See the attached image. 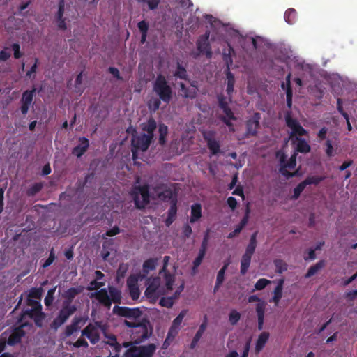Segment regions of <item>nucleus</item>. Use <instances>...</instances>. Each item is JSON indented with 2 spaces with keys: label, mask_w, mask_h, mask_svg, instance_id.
I'll return each instance as SVG.
<instances>
[{
  "label": "nucleus",
  "mask_w": 357,
  "mask_h": 357,
  "mask_svg": "<svg viewBox=\"0 0 357 357\" xmlns=\"http://www.w3.org/2000/svg\"><path fill=\"white\" fill-rule=\"evenodd\" d=\"M152 140L153 139L145 133L133 135L131 140L133 159L136 158L137 151H146L149 149Z\"/></svg>",
  "instance_id": "0eeeda50"
},
{
  "label": "nucleus",
  "mask_w": 357,
  "mask_h": 357,
  "mask_svg": "<svg viewBox=\"0 0 357 357\" xmlns=\"http://www.w3.org/2000/svg\"><path fill=\"white\" fill-rule=\"evenodd\" d=\"M270 283V280L265 278H261L255 283V290H262ZM254 291L255 289L252 291Z\"/></svg>",
  "instance_id": "bf43d9fd"
},
{
  "label": "nucleus",
  "mask_w": 357,
  "mask_h": 357,
  "mask_svg": "<svg viewBox=\"0 0 357 357\" xmlns=\"http://www.w3.org/2000/svg\"><path fill=\"white\" fill-rule=\"evenodd\" d=\"M284 282V279H280L278 281L277 286L273 291V297L271 301L275 303V305H278L282 298Z\"/></svg>",
  "instance_id": "bb28decb"
},
{
  "label": "nucleus",
  "mask_w": 357,
  "mask_h": 357,
  "mask_svg": "<svg viewBox=\"0 0 357 357\" xmlns=\"http://www.w3.org/2000/svg\"><path fill=\"white\" fill-rule=\"evenodd\" d=\"M209 232H210V230L208 229L206 230V233L204 234V238H203V240H202V242L201 244V248H199L200 251L206 252L208 241L209 239Z\"/></svg>",
  "instance_id": "680f3d73"
},
{
  "label": "nucleus",
  "mask_w": 357,
  "mask_h": 357,
  "mask_svg": "<svg viewBox=\"0 0 357 357\" xmlns=\"http://www.w3.org/2000/svg\"><path fill=\"white\" fill-rule=\"evenodd\" d=\"M82 335L86 336L91 342V344L97 343L100 340V336L96 327L89 324L82 331Z\"/></svg>",
  "instance_id": "412c9836"
},
{
  "label": "nucleus",
  "mask_w": 357,
  "mask_h": 357,
  "mask_svg": "<svg viewBox=\"0 0 357 357\" xmlns=\"http://www.w3.org/2000/svg\"><path fill=\"white\" fill-rule=\"evenodd\" d=\"M180 89L182 92V96L185 98L194 99L197 94V88L190 89L188 88L184 83H180Z\"/></svg>",
  "instance_id": "cd10ccee"
},
{
  "label": "nucleus",
  "mask_w": 357,
  "mask_h": 357,
  "mask_svg": "<svg viewBox=\"0 0 357 357\" xmlns=\"http://www.w3.org/2000/svg\"><path fill=\"white\" fill-rule=\"evenodd\" d=\"M20 325L15 328L8 339L9 345H15L20 343L22 338L25 335L24 327H31L32 325L29 322L19 323Z\"/></svg>",
  "instance_id": "dca6fc26"
},
{
  "label": "nucleus",
  "mask_w": 357,
  "mask_h": 357,
  "mask_svg": "<svg viewBox=\"0 0 357 357\" xmlns=\"http://www.w3.org/2000/svg\"><path fill=\"white\" fill-rule=\"evenodd\" d=\"M26 317L33 319L36 326L40 328L43 326V322L46 317V314L42 310L36 308L24 309L18 317L17 323H24L23 321Z\"/></svg>",
  "instance_id": "6e6552de"
},
{
  "label": "nucleus",
  "mask_w": 357,
  "mask_h": 357,
  "mask_svg": "<svg viewBox=\"0 0 357 357\" xmlns=\"http://www.w3.org/2000/svg\"><path fill=\"white\" fill-rule=\"evenodd\" d=\"M185 314H186V310H182L179 313V314L173 320L172 326L179 328L180 325L181 324L183 319L185 317Z\"/></svg>",
  "instance_id": "13d9d810"
},
{
  "label": "nucleus",
  "mask_w": 357,
  "mask_h": 357,
  "mask_svg": "<svg viewBox=\"0 0 357 357\" xmlns=\"http://www.w3.org/2000/svg\"><path fill=\"white\" fill-rule=\"evenodd\" d=\"M205 255H206L205 252L199 250L198 255L193 261V266H192L193 272H195L196 270L197 269V268L200 266Z\"/></svg>",
  "instance_id": "3c124183"
},
{
  "label": "nucleus",
  "mask_w": 357,
  "mask_h": 357,
  "mask_svg": "<svg viewBox=\"0 0 357 357\" xmlns=\"http://www.w3.org/2000/svg\"><path fill=\"white\" fill-rule=\"evenodd\" d=\"M156 350L155 344L146 346H132L128 348L124 354V357H153Z\"/></svg>",
  "instance_id": "423d86ee"
},
{
  "label": "nucleus",
  "mask_w": 357,
  "mask_h": 357,
  "mask_svg": "<svg viewBox=\"0 0 357 357\" xmlns=\"http://www.w3.org/2000/svg\"><path fill=\"white\" fill-rule=\"evenodd\" d=\"M82 291L83 288L80 286L77 287H70L65 291L63 294L64 301H63L62 307L71 310L73 309V311L76 312L77 307L75 305L72 304V302L75 296L82 293Z\"/></svg>",
  "instance_id": "f8f14e48"
},
{
  "label": "nucleus",
  "mask_w": 357,
  "mask_h": 357,
  "mask_svg": "<svg viewBox=\"0 0 357 357\" xmlns=\"http://www.w3.org/2000/svg\"><path fill=\"white\" fill-rule=\"evenodd\" d=\"M161 100L160 98L151 99L148 102L149 109L154 112H156L160 108Z\"/></svg>",
  "instance_id": "de8ad7c7"
},
{
  "label": "nucleus",
  "mask_w": 357,
  "mask_h": 357,
  "mask_svg": "<svg viewBox=\"0 0 357 357\" xmlns=\"http://www.w3.org/2000/svg\"><path fill=\"white\" fill-rule=\"evenodd\" d=\"M75 312L73 309H68L67 307H62L59 310L58 315L54 319L50 324V327L54 331H57L59 327L64 324L69 317L73 315Z\"/></svg>",
  "instance_id": "ddd939ff"
},
{
  "label": "nucleus",
  "mask_w": 357,
  "mask_h": 357,
  "mask_svg": "<svg viewBox=\"0 0 357 357\" xmlns=\"http://www.w3.org/2000/svg\"><path fill=\"white\" fill-rule=\"evenodd\" d=\"M174 303V298H172L171 296L165 298L162 297L160 300V305L162 307H165L167 308H170L173 306Z\"/></svg>",
  "instance_id": "6e6d98bb"
},
{
  "label": "nucleus",
  "mask_w": 357,
  "mask_h": 357,
  "mask_svg": "<svg viewBox=\"0 0 357 357\" xmlns=\"http://www.w3.org/2000/svg\"><path fill=\"white\" fill-rule=\"evenodd\" d=\"M217 99L218 102L219 107L222 110L229 106L228 102L226 100V98L222 94H219L217 96Z\"/></svg>",
  "instance_id": "0e129e2a"
},
{
  "label": "nucleus",
  "mask_w": 357,
  "mask_h": 357,
  "mask_svg": "<svg viewBox=\"0 0 357 357\" xmlns=\"http://www.w3.org/2000/svg\"><path fill=\"white\" fill-rule=\"evenodd\" d=\"M284 118L287 126L291 130V137L307 135V131L302 127L297 119L292 118L291 111L286 112Z\"/></svg>",
  "instance_id": "9d476101"
},
{
  "label": "nucleus",
  "mask_w": 357,
  "mask_h": 357,
  "mask_svg": "<svg viewBox=\"0 0 357 357\" xmlns=\"http://www.w3.org/2000/svg\"><path fill=\"white\" fill-rule=\"evenodd\" d=\"M36 93V89L33 87L31 90H26L22 93V98L20 100L21 113L25 116L28 113L29 109L32 104L33 97Z\"/></svg>",
  "instance_id": "6ab92c4d"
},
{
  "label": "nucleus",
  "mask_w": 357,
  "mask_h": 357,
  "mask_svg": "<svg viewBox=\"0 0 357 357\" xmlns=\"http://www.w3.org/2000/svg\"><path fill=\"white\" fill-rule=\"evenodd\" d=\"M137 27L142 34L141 36V43H144L146 40L148 30H149V24L145 21L142 20L138 22Z\"/></svg>",
  "instance_id": "e433bc0d"
},
{
  "label": "nucleus",
  "mask_w": 357,
  "mask_h": 357,
  "mask_svg": "<svg viewBox=\"0 0 357 357\" xmlns=\"http://www.w3.org/2000/svg\"><path fill=\"white\" fill-rule=\"evenodd\" d=\"M256 312L257 316V323H264L265 313V303L264 302L257 303L256 306Z\"/></svg>",
  "instance_id": "a19ab883"
},
{
  "label": "nucleus",
  "mask_w": 357,
  "mask_h": 357,
  "mask_svg": "<svg viewBox=\"0 0 357 357\" xmlns=\"http://www.w3.org/2000/svg\"><path fill=\"white\" fill-rule=\"evenodd\" d=\"M257 234L258 231H256L251 235L249 243L245 248V252L241 257L240 272L243 275H245V273L248 272L250 265L252 257L255 252L257 245Z\"/></svg>",
  "instance_id": "20e7f679"
},
{
  "label": "nucleus",
  "mask_w": 357,
  "mask_h": 357,
  "mask_svg": "<svg viewBox=\"0 0 357 357\" xmlns=\"http://www.w3.org/2000/svg\"><path fill=\"white\" fill-rule=\"evenodd\" d=\"M324 178L325 177L322 176H309L303 181L306 186L308 185H317L324 181Z\"/></svg>",
  "instance_id": "79ce46f5"
},
{
  "label": "nucleus",
  "mask_w": 357,
  "mask_h": 357,
  "mask_svg": "<svg viewBox=\"0 0 357 357\" xmlns=\"http://www.w3.org/2000/svg\"><path fill=\"white\" fill-rule=\"evenodd\" d=\"M306 185H305L304 182H301L294 189V194L291 196V199L294 200H296L299 198L301 192L304 190Z\"/></svg>",
  "instance_id": "09e8293b"
},
{
  "label": "nucleus",
  "mask_w": 357,
  "mask_h": 357,
  "mask_svg": "<svg viewBox=\"0 0 357 357\" xmlns=\"http://www.w3.org/2000/svg\"><path fill=\"white\" fill-rule=\"evenodd\" d=\"M209 33L201 36L197 41V48L199 53L204 54L208 59L212 57L211 46L208 42Z\"/></svg>",
  "instance_id": "aec40b11"
},
{
  "label": "nucleus",
  "mask_w": 357,
  "mask_h": 357,
  "mask_svg": "<svg viewBox=\"0 0 357 357\" xmlns=\"http://www.w3.org/2000/svg\"><path fill=\"white\" fill-rule=\"evenodd\" d=\"M112 312L119 317L135 319L139 318L142 314V312L139 307L130 308L119 305L114 306Z\"/></svg>",
  "instance_id": "9b49d317"
},
{
  "label": "nucleus",
  "mask_w": 357,
  "mask_h": 357,
  "mask_svg": "<svg viewBox=\"0 0 357 357\" xmlns=\"http://www.w3.org/2000/svg\"><path fill=\"white\" fill-rule=\"evenodd\" d=\"M259 126L258 119H250L246 123V136H255Z\"/></svg>",
  "instance_id": "a878e982"
},
{
  "label": "nucleus",
  "mask_w": 357,
  "mask_h": 357,
  "mask_svg": "<svg viewBox=\"0 0 357 357\" xmlns=\"http://www.w3.org/2000/svg\"><path fill=\"white\" fill-rule=\"evenodd\" d=\"M43 187L44 184L43 182L35 183L26 190V194L28 197H33L41 191Z\"/></svg>",
  "instance_id": "4c0bfd02"
},
{
  "label": "nucleus",
  "mask_w": 357,
  "mask_h": 357,
  "mask_svg": "<svg viewBox=\"0 0 357 357\" xmlns=\"http://www.w3.org/2000/svg\"><path fill=\"white\" fill-rule=\"evenodd\" d=\"M206 144L212 155H215L220 153V145L218 141H216L215 139H213L212 141L209 140V142H208V143Z\"/></svg>",
  "instance_id": "37998d69"
},
{
  "label": "nucleus",
  "mask_w": 357,
  "mask_h": 357,
  "mask_svg": "<svg viewBox=\"0 0 357 357\" xmlns=\"http://www.w3.org/2000/svg\"><path fill=\"white\" fill-rule=\"evenodd\" d=\"M128 288L138 287V278L133 275H130L127 279Z\"/></svg>",
  "instance_id": "338daca9"
},
{
  "label": "nucleus",
  "mask_w": 357,
  "mask_h": 357,
  "mask_svg": "<svg viewBox=\"0 0 357 357\" xmlns=\"http://www.w3.org/2000/svg\"><path fill=\"white\" fill-rule=\"evenodd\" d=\"M160 285V279L158 277L149 279L148 286L145 290L144 294L151 302H155L160 297L161 293L159 289Z\"/></svg>",
  "instance_id": "1a4fd4ad"
},
{
  "label": "nucleus",
  "mask_w": 357,
  "mask_h": 357,
  "mask_svg": "<svg viewBox=\"0 0 357 357\" xmlns=\"http://www.w3.org/2000/svg\"><path fill=\"white\" fill-rule=\"evenodd\" d=\"M56 290V287L52 288L48 290L47 294L45 298L44 303L47 307L50 306L54 301V294Z\"/></svg>",
  "instance_id": "864d4df0"
},
{
  "label": "nucleus",
  "mask_w": 357,
  "mask_h": 357,
  "mask_svg": "<svg viewBox=\"0 0 357 357\" xmlns=\"http://www.w3.org/2000/svg\"><path fill=\"white\" fill-rule=\"evenodd\" d=\"M157 128L156 121L153 118H150L149 120L142 125V130L146 132V134L152 139L154 137V132Z\"/></svg>",
  "instance_id": "393cba45"
},
{
  "label": "nucleus",
  "mask_w": 357,
  "mask_h": 357,
  "mask_svg": "<svg viewBox=\"0 0 357 357\" xmlns=\"http://www.w3.org/2000/svg\"><path fill=\"white\" fill-rule=\"evenodd\" d=\"M158 264L157 258H150L144 261L142 265V271L144 275H147L150 271L155 269Z\"/></svg>",
  "instance_id": "c85d7f7f"
},
{
  "label": "nucleus",
  "mask_w": 357,
  "mask_h": 357,
  "mask_svg": "<svg viewBox=\"0 0 357 357\" xmlns=\"http://www.w3.org/2000/svg\"><path fill=\"white\" fill-rule=\"evenodd\" d=\"M296 139L298 141L296 147V151L297 152L307 153L310 151V146L304 139L296 137Z\"/></svg>",
  "instance_id": "7c9ffc66"
},
{
  "label": "nucleus",
  "mask_w": 357,
  "mask_h": 357,
  "mask_svg": "<svg viewBox=\"0 0 357 357\" xmlns=\"http://www.w3.org/2000/svg\"><path fill=\"white\" fill-rule=\"evenodd\" d=\"M207 324H208L207 316L204 315V320H203L202 323L201 324V325L199 326V329L197 331L196 334L194 336L196 337V339L197 338L200 339L202 337V335L204 334V333L205 332V331L207 328Z\"/></svg>",
  "instance_id": "c03bdc74"
},
{
  "label": "nucleus",
  "mask_w": 357,
  "mask_h": 357,
  "mask_svg": "<svg viewBox=\"0 0 357 357\" xmlns=\"http://www.w3.org/2000/svg\"><path fill=\"white\" fill-rule=\"evenodd\" d=\"M56 257L55 255L54 249V248H52L50 251V255L48 258L45 261V262L42 264V267L43 268H46L49 267L56 259Z\"/></svg>",
  "instance_id": "8fccbe9b"
},
{
  "label": "nucleus",
  "mask_w": 357,
  "mask_h": 357,
  "mask_svg": "<svg viewBox=\"0 0 357 357\" xmlns=\"http://www.w3.org/2000/svg\"><path fill=\"white\" fill-rule=\"evenodd\" d=\"M229 264H225L218 271L217 278H216V282L214 287V291L215 292L221 286L222 284L224 279H225V271L228 267Z\"/></svg>",
  "instance_id": "72a5a7b5"
},
{
  "label": "nucleus",
  "mask_w": 357,
  "mask_h": 357,
  "mask_svg": "<svg viewBox=\"0 0 357 357\" xmlns=\"http://www.w3.org/2000/svg\"><path fill=\"white\" fill-rule=\"evenodd\" d=\"M158 132H159L158 142L160 145H164L167 142V136L168 134V127L164 123L159 124Z\"/></svg>",
  "instance_id": "f704fd0d"
},
{
  "label": "nucleus",
  "mask_w": 357,
  "mask_h": 357,
  "mask_svg": "<svg viewBox=\"0 0 357 357\" xmlns=\"http://www.w3.org/2000/svg\"><path fill=\"white\" fill-rule=\"evenodd\" d=\"M169 259V256L166 255L163 257V266L162 269L160 271L159 274L163 276L167 289L171 291L173 289V284L175 281V276L174 274L170 273L167 271V266Z\"/></svg>",
  "instance_id": "a211bd4d"
},
{
  "label": "nucleus",
  "mask_w": 357,
  "mask_h": 357,
  "mask_svg": "<svg viewBox=\"0 0 357 357\" xmlns=\"http://www.w3.org/2000/svg\"><path fill=\"white\" fill-rule=\"evenodd\" d=\"M159 198L163 201L169 200L170 204L174 199H177L176 194H174L173 191L170 188L165 189L162 192L158 194Z\"/></svg>",
  "instance_id": "58836bf2"
},
{
  "label": "nucleus",
  "mask_w": 357,
  "mask_h": 357,
  "mask_svg": "<svg viewBox=\"0 0 357 357\" xmlns=\"http://www.w3.org/2000/svg\"><path fill=\"white\" fill-rule=\"evenodd\" d=\"M202 217V206L200 204H195L191 206L190 223H195Z\"/></svg>",
  "instance_id": "c756f323"
},
{
  "label": "nucleus",
  "mask_w": 357,
  "mask_h": 357,
  "mask_svg": "<svg viewBox=\"0 0 357 357\" xmlns=\"http://www.w3.org/2000/svg\"><path fill=\"white\" fill-rule=\"evenodd\" d=\"M296 11L294 8H289L286 10L284 15V18L287 23L293 24L296 20Z\"/></svg>",
  "instance_id": "ea45409f"
},
{
  "label": "nucleus",
  "mask_w": 357,
  "mask_h": 357,
  "mask_svg": "<svg viewBox=\"0 0 357 357\" xmlns=\"http://www.w3.org/2000/svg\"><path fill=\"white\" fill-rule=\"evenodd\" d=\"M174 76L181 79L188 80V75L185 68L179 61L177 62L176 70L174 73Z\"/></svg>",
  "instance_id": "2f4dec72"
},
{
  "label": "nucleus",
  "mask_w": 357,
  "mask_h": 357,
  "mask_svg": "<svg viewBox=\"0 0 357 357\" xmlns=\"http://www.w3.org/2000/svg\"><path fill=\"white\" fill-rule=\"evenodd\" d=\"M43 289L42 288H32L29 294L28 298L31 299H40L42 296Z\"/></svg>",
  "instance_id": "5fc2aeb1"
},
{
  "label": "nucleus",
  "mask_w": 357,
  "mask_h": 357,
  "mask_svg": "<svg viewBox=\"0 0 357 357\" xmlns=\"http://www.w3.org/2000/svg\"><path fill=\"white\" fill-rule=\"evenodd\" d=\"M87 319L82 316H75L71 321L70 324L65 328L63 335L66 337L71 336L74 333L77 332L85 324Z\"/></svg>",
  "instance_id": "f3484780"
},
{
  "label": "nucleus",
  "mask_w": 357,
  "mask_h": 357,
  "mask_svg": "<svg viewBox=\"0 0 357 357\" xmlns=\"http://www.w3.org/2000/svg\"><path fill=\"white\" fill-rule=\"evenodd\" d=\"M26 305L31 307V308H36L38 310H43L42 305L40 301L28 298L26 299Z\"/></svg>",
  "instance_id": "052dcab7"
},
{
  "label": "nucleus",
  "mask_w": 357,
  "mask_h": 357,
  "mask_svg": "<svg viewBox=\"0 0 357 357\" xmlns=\"http://www.w3.org/2000/svg\"><path fill=\"white\" fill-rule=\"evenodd\" d=\"M129 294L131 298L134 301L137 300L140 296L139 286L135 287L128 288Z\"/></svg>",
  "instance_id": "774afa93"
},
{
  "label": "nucleus",
  "mask_w": 357,
  "mask_h": 357,
  "mask_svg": "<svg viewBox=\"0 0 357 357\" xmlns=\"http://www.w3.org/2000/svg\"><path fill=\"white\" fill-rule=\"evenodd\" d=\"M229 46V53L223 54V59L226 62L227 68L225 70V74L227 77V89L226 91L229 96V101L231 100V95L234 92V84H235V78L234 74L230 71L229 66L232 64L233 61L231 57V54L234 53V48L230 45Z\"/></svg>",
  "instance_id": "39448f33"
},
{
  "label": "nucleus",
  "mask_w": 357,
  "mask_h": 357,
  "mask_svg": "<svg viewBox=\"0 0 357 357\" xmlns=\"http://www.w3.org/2000/svg\"><path fill=\"white\" fill-rule=\"evenodd\" d=\"M75 312L73 309H68L67 307H62L59 310L58 315L54 319L50 324V327L54 331H57L59 327L64 324L69 317L73 315Z\"/></svg>",
  "instance_id": "4468645a"
},
{
  "label": "nucleus",
  "mask_w": 357,
  "mask_h": 357,
  "mask_svg": "<svg viewBox=\"0 0 357 357\" xmlns=\"http://www.w3.org/2000/svg\"><path fill=\"white\" fill-rule=\"evenodd\" d=\"M90 297L96 298L100 305L107 310L111 308L112 303L118 305L121 303L122 301L121 290L114 286H109L108 290L105 288H102L97 291L91 293Z\"/></svg>",
  "instance_id": "f257e3e1"
},
{
  "label": "nucleus",
  "mask_w": 357,
  "mask_h": 357,
  "mask_svg": "<svg viewBox=\"0 0 357 357\" xmlns=\"http://www.w3.org/2000/svg\"><path fill=\"white\" fill-rule=\"evenodd\" d=\"M270 337L268 332L264 331L258 336L256 341L255 351L256 354H258L264 348Z\"/></svg>",
  "instance_id": "b1692460"
},
{
  "label": "nucleus",
  "mask_w": 357,
  "mask_h": 357,
  "mask_svg": "<svg viewBox=\"0 0 357 357\" xmlns=\"http://www.w3.org/2000/svg\"><path fill=\"white\" fill-rule=\"evenodd\" d=\"M128 270V264L125 263L120 264L116 271V279L123 278Z\"/></svg>",
  "instance_id": "49530a36"
},
{
  "label": "nucleus",
  "mask_w": 357,
  "mask_h": 357,
  "mask_svg": "<svg viewBox=\"0 0 357 357\" xmlns=\"http://www.w3.org/2000/svg\"><path fill=\"white\" fill-rule=\"evenodd\" d=\"M107 344L110 345L112 348V350L119 355L122 347H123V345L118 342L117 339L114 335H111L108 336V341L107 342Z\"/></svg>",
  "instance_id": "c9c22d12"
},
{
  "label": "nucleus",
  "mask_w": 357,
  "mask_h": 357,
  "mask_svg": "<svg viewBox=\"0 0 357 357\" xmlns=\"http://www.w3.org/2000/svg\"><path fill=\"white\" fill-rule=\"evenodd\" d=\"M325 266V261L320 260L316 264L310 266L305 275V278H309L314 275L319 271H320Z\"/></svg>",
  "instance_id": "473e14b6"
},
{
  "label": "nucleus",
  "mask_w": 357,
  "mask_h": 357,
  "mask_svg": "<svg viewBox=\"0 0 357 357\" xmlns=\"http://www.w3.org/2000/svg\"><path fill=\"white\" fill-rule=\"evenodd\" d=\"M153 91L162 101L169 104L172 98V89L169 85L165 77L162 74L157 75L153 83Z\"/></svg>",
  "instance_id": "7ed1b4c3"
},
{
  "label": "nucleus",
  "mask_w": 357,
  "mask_h": 357,
  "mask_svg": "<svg viewBox=\"0 0 357 357\" xmlns=\"http://www.w3.org/2000/svg\"><path fill=\"white\" fill-rule=\"evenodd\" d=\"M138 192L134 196L135 205L137 208L142 209L149 203V192L147 186H140Z\"/></svg>",
  "instance_id": "2eb2a0df"
},
{
  "label": "nucleus",
  "mask_w": 357,
  "mask_h": 357,
  "mask_svg": "<svg viewBox=\"0 0 357 357\" xmlns=\"http://www.w3.org/2000/svg\"><path fill=\"white\" fill-rule=\"evenodd\" d=\"M89 147V141L85 137L79 138V144L75 146L72 150V154L80 158L87 151Z\"/></svg>",
  "instance_id": "4be33fe9"
},
{
  "label": "nucleus",
  "mask_w": 357,
  "mask_h": 357,
  "mask_svg": "<svg viewBox=\"0 0 357 357\" xmlns=\"http://www.w3.org/2000/svg\"><path fill=\"white\" fill-rule=\"evenodd\" d=\"M149 321L146 319L138 322V326L134 327V329L130 330L131 341L123 342V347L130 348L146 341L152 334L151 328L150 330L149 329Z\"/></svg>",
  "instance_id": "f03ea898"
},
{
  "label": "nucleus",
  "mask_w": 357,
  "mask_h": 357,
  "mask_svg": "<svg viewBox=\"0 0 357 357\" xmlns=\"http://www.w3.org/2000/svg\"><path fill=\"white\" fill-rule=\"evenodd\" d=\"M296 155L297 153L295 152L292 154L289 160V161L284 164V167H288L289 169H294L296 165Z\"/></svg>",
  "instance_id": "e2e57ef3"
},
{
  "label": "nucleus",
  "mask_w": 357,
  "mask_h": 357,
  "mask_svg": "<svg viewBox=\"0 0 357 357\" xmlns=\"http://www.w3.org/2000/svg\"><path fill=\"white\" fill-rule=\"evenodd\" d=\"M177 199H174L170 204V208L167 211V218H166L165 223V225L170 226L176 220L177 214Z\"/></svg>",
  "instance_id": "5701e85b"
},
{
  "label": "nucleus",
  "mask_w": 357,
  "mask_h": 357,
  "mask_svg": "<svg viewBox=\"0 0 357 357\" xmlns=\"http://www.w3.org/2000/svg\"><path fill=\"white\" fill-rule=\"evenodd\" d=\"M274 265L278 273H282L287 270V264L282 259H278L274 260Z\"/></svg>",
  "instance_id": "a18cd8bd"
},
{
  "label": "nucleus",
  "mask_w": 357,
  "mask_h": 357,
  "mask_svg": "<svg viewBox=\"0 0 357 357\" xmlns=\"http://www.w3.org/2000/svg\"><path fill=\"white\" fill-rule=\"evenodd\" d=\"M12 50H13V55L15 59H20L23 53L20 51V46L18 43H13L12 45Z\"/></svg>",
  "instance_id": "69168bd1"
},
{
  "label": "nucleus",
  "mask_w": 357,
  "mask_h": 357,
  "mask_svg": "<svg viewBox=\"0 0 357 357\" xmlns=\"http://www.w3.org/2000/svg\"><path fill=\"white\" fill-rule=\"evenodd\" d=\"M241 319V314L236 310H232L229 314V320L231 325H236Z\"/></svg>",
  "instance_id": "603ef678"
},
{
  "label": "nucleus",
  "mask_w": 357,
  "mask_h": 357,
  "mask_svg": "<svg viewBox=\"0 0 357 357\" xmlns=\"http://www.w3.org/2000/svg\"><path fill=\"white\" fill-rule=\"evenodd\" d=\"M104 285H105V282H98V280H92L90 282V283L87 287V289L89 291L96 290V291H97L100 290V288Z\"/></svg>",
  "instance_id": "4d7b16f0"
}]
</instances>
